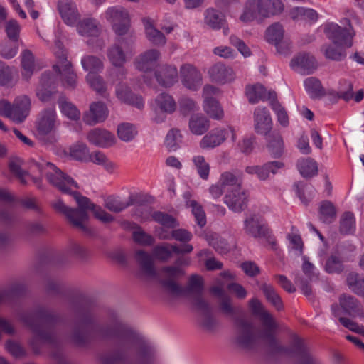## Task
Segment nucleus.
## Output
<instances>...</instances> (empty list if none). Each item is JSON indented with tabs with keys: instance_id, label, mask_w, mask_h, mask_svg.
<instances>
[{
	"instance_id": "nucleus-1",
	"label": "nucleus",
	"mask_w": 364,
	"mask_h": 364,
	"mask_svg": "<svg viewBox=\"0 0 364 364\" xmlns=\"http://www.w3.org/2000/svg\"><path fill=\"white\" fill-rule=\"evenodd\" d=\"M31 168L37 169L41 174H43L48 183L62 193L70 195L75 198L78 208H73V210L80 211V214L83 215L81 217L78 213H74V216L85 228V229H80L82 232H89V228L84 223L88 220L87 210H92L95 218L103 223H110L114 220L112 215L105 212L101 207L92 203L88 198L82 196L77 191L79 188L77 183L52 163L33 161L31 162Z\"/></svg>"
},
{
	"instance_id": "nucleus-2",
	"label": "nucleus",
	"mask_w": 364,
	"mask_h": 364,
	"mask_svg": "<svg viewBox=\"0 0 364 364\" xmlns=\"http://www.w3.org/2000/svg\"><path fill=\"white\" fill-rule=\"evenodd\" d=\"M249 307L252 314L259 318L264 329L259 333L255 335L258 338L265 341L270 350L274 353L295 355L299 358L301 364H321L320 361L311 355L303 341L296 335H293L289 346H284L279 344L275 338L274 332L277 325L270 313L265 310L262 302L256 299H252L249 301Z\"/></svg>"
},
{
	"instance_id": "nucleus-3",
	"label": "nucleus",
	"mask_w": 364,
	"mask_h": 364,
	"mask_svg": "<svg viewBox=\"0 0 364 364\" xmlns=\"http://www.w3.org/2000/svg\"><path fill=\"white\" fill-rule=\"evenodd\" d=\"M139 358L137 364H158L154 348L132 335L119 338L115 348L99 355L101 364H126L134 356Z\"/></svg>"
},
{
	"instance_id": "nucleus-4",
	"label": "nucleus",
	"mask_w": 364,
	"mask_h": 364,
	"mask_svg": "<svg viewBox=\"0 0 364 364\" xmlns=\"http://www.w3.org/2000/svg\"><path fill=\"white\" fill-rule=\"evenodd\" d=\"M58 319L57 314L42 306L20 314L19 320L33 333L30 344L35 353H40L41 344H57L58 336L48 325L55 323Z\"/></svg>"
},
{
	"instance_id": "nucleus-5",
	"label": "nucleus",
	"mask_w": 364,
	"mask_h": 364,
	"mask_svg": "<svg viewBox=\"0 0 364 364\" xmlns=\"http://www.w3.org/2000/svg\"><path fill=\"white\" fill-rule=\"evenodd\" d=\"M75 323L70 335L71 341L77 346L87 345L91 339L100 338L107 339L117 337L116 329L103 328L95 322V316L91 306L75 304L70 307Z\"/></svg>"
},
{
	"instance_id": "nucleus-6",
	"label": "nucleus",
	"mask_w": 364,
	"mask_h": 364,
	"mask_svg": "<svg viewBox=\"0 0 364 364\" xmlns=\"http://www.w3.org/2000/svg\"><path fill=\"white\" fill-rule=\"evenodd\" d=\"M220 310L223 314L230 316L235 319L236 326L235 342L242 348L247 350H255L258 347V338L255 335L253 323L243 316L235 315L240 312L239 308L232 305V299L228 295L220 299Z\"/></svg>"
},
{
	"instance_id": "nucleus-7",
	"label": "nucleus",
	"mask_w": 364,
	"mask_h": 364,
	"mask_svg": "<svg viewBox=\"0 0 364 364\" xmlns=\"http://www.w3.org/2000/svg\"><path fill=\"white\" fill-rule=\"evenodd\" d=\"M284 9L281 0H247L240 19L251 22L257 18H269L280 14Z\"/></svg>"
},
{
	"instance_id": "nucleus-8",
	"label": "nucleus",
	"mask_w": 364,
	"mask_h": 364,
	"mask_svg": "<svg viewBox=\"0 0 364 364\" xmlns=\"http://www.w3.org/2000/svg\"><path fill=\"white\" fill-rule=\"evenodd\" d=\"M194 307L198 311V324L205 331L214 333L219 326V322L215 316L210 303L203 297L198 295L194 299Z\"/></svg>"
},
{
	"instance_id": "nucleus-9",
	"label": "nucleus",
	"mask_w": 364,
	"mask_h": 364,
	"mask_svg": "<svg viewBox=\"0 0 364 364\" xmlns=\"http://www.w3.org/2000/svg\"><path fill=\"white\" fill-rule=\"evenodd\" d=\"M182 275V262L178 259L174 265L164 267L161 269V284L173 298L182 295V288L177 283Z\"/></svg>"
},
{
	"instance_id": "nucleus-10",
	"label": "nucleus",
	"mask_w": 364,
	"mask_h": 364,
	"mask_svg": "<svg viewBox=\"0 0 364 364\" xmlns=\"http://www.w3.org/2000/svg\"><path fill=\"white\" fill-rule=\"evenodd\" d=\"M341 23L346 26L341 27L336 23L326 24L324 28L325 33L336 46H352L355 32L350 20L345 18Z\"/></svg>"
},
{
	"instance_id": "nucleus-11",
	"label": "nucleus",
	"mask_w": 364,
	"mask_h": 364,
	"mask_svg": "<svg viewBox=\"0 0 364 364\" xmlns=\"http://www.w3.org/2000/svg\"><path fill=\"white\" fill-rule=\"evenodd\" d=\"M58 48L59 51L55 53L57 62L53 68L60 75L63 87L73 90L77 85V75L73 69L71 62L67 58V53Z\"/></svg>"
},
{
	"instance_id": "nucleus-12",
	"label": "nucleus",
	"mask_w": 364,
	"mask_h": 364,
	"mask_svg": "<svg viewBox=\"0 0 364 364\" xmlns=\"http://www.w3.org/2000/svg\"><path fill=\"white\" fill-rule=\"evenodd\" d=\"M105 16L117 36L129 33L130 18L126 9L121 6H111L106 10Z\"/></svg>"
},
{
	"instance_id": "nucleus-13",
	"label": "nucleus",
	"mask_w": 364,
	"mask_h": 364,
	"mask_svg": "<svg viewBox=\"0 0 364 364\" xmlns=\"http://www.w3.org/2000/svg\"><path fill=\"white\" fill-rule=\"evenodd\" d=\"M177 105L173 97L166 92L159 94L154 100L153 109L155 113L154 121L156 123L164 122L167 114H171L176 109Z\"/></svg>"
},
{
	"instance_id": "nucleus-14",
	"label": "nucleus",
	"mask_w": 364,
	"mask_h": 364,
	"mask_svg": "<svg viewBox=\"0 0 364 364\" xmlns=\"http://www.w3.org/2000/svg\"><path fill=\"white\" fill-rule=\"evenodd\" d=\"M57 93L55 76L49 71L41 74L39 83L36 89V95L43 102L51 101Z\"/></svg>"
},
{
	"instance_id": "nucleus-15",
	"label": "nucleus",
	"mask_w": 364,
	"mask_h": 364,
	"mask_svg": "<svg viewBox=\"0 0 364 364\" xmlns=\"http://www.w3.org/2000/svg\"><path fill=\"white\" fill-rule=\"evenodd\" d=\"M289 65L292 70L299 74L311 75L317 70L318 63L314 55L302 52L291 59Z\"/></svg>"
},
{
	"instance_id": "nucleus-16",
	"label": "nucleus",
	"mask_w": 364,
	"mask_h": 364,
	"mask_svg": "<svg viewBox=\"0 0 364 364\" xmlns=\"http://www.w3.org/2000/svg\"><path fill=\"white\" fill-rule=\"evenodd\" d=\"M229 133L232 134V140L235 141L236 135L232 127H229L228 129L216 128L202 138L200 146L203 149H213L218 146L225 141Z\"/></svg>"
},
{
	"instance_id": "nucleus-17",
	"label": "nucleus",
	"mask_w": 364,
	"mask_h": 364,
	"mask_svg": "<svg viewBox=\"0 0 364 364\" xmlns=\"http://www.w3.org/2000/svg\"><path fill=\"white\" fill-rule=\"evenodd\" d=\"M224 203L235 213H241L247 207L248 195L243 188L228 191L224 197Z\"/></svg>"
},
{
	"instance_id": "nucleus-18",
	"label": "nucleus",
	"mask_w": 364,
	"mask_h": 364,
	"mask_svg": "<svg viewBox=\"0 0 364 364\" xmlns=\"http://www.w3.org/2000/svg\"><path fill=\"white\" fill-rule=\"evenodd\" d=\"M57 10L67 26H74L80 20V14L76 4L71 0H58Z\"/></svg>"
},
{
	"instance_id": "nucleus-19",
	"label": "nucleus",
	"mask_w": 364,
	"mask_h": 364,
	"mask_svg": "<svg viewBox=\"0 0 364 364\" xmlns=\"http://www.w3.org/2000/svg\"><path fill=\"white\" fill-rule=\"evenodd\" d=\"M161 58L160 52L155 48L149 49L139 55L134 61L135 68L144 73L154 70Z\"/></svg>"
},
{
	"instance_id": "nucleus-20",
	"label": "nucleus",
	"mask_w": 364,
	"mask_h": 364,
	"mask_svg": "<svg viewBox=\"0 0 364 364\" xmlns=\"http://www.w3.org/2000/svg\"><path fill=\"white\" fill-rule=\"evenodd\" d=\"M284 164L279 161H269L262 166H248L245 171L248 174H255L261 181H265L269 178L272 173L275 175L279 169L284 168Z\"/></svg>"
},
{
	"instance_id": "nucleus-21",
	"label": "nucleus",
	"mask_w": 364,
	"mask_h": 364,
	"mask_svg": "<svg viewBox=\"0 0 364 364\" xmlns=\"http://www.w3.org/2000/svg\"><path fill=\"white\" fill-rule=\"evenodd\" d=\"M57 116L53 108L43 110L36 121V127L39 134L45 136L55 129Z\"/></svg>"
},
{
	"instance_id": "nucleus-22",
	"label": "nucleus",
	"mask_w": 364,
	"mask_h": 364,
	"mask_svg": "<svg viewBox=\"0 0 364 364\" xmlns=\"http://www.w3.org/2000/svg\"><path fill=\"white\" fill-rule=\"evenodd\" d=\"M87 139L90 144L102 148L112 146L117 141L112 133L100 128L91 129L87 134Z\"/></svg>"
},
{
	"instance_id": "nucleus-23",
	"label": "nucleus",
	"mask_w": 364,
	"mask_h": 364,
	"mask_svg": "<svg viewBox=\"0 0 364 364\" xmlns=\"http://www.w3.org/2000/svg\"><path fill=\"white\" fill-rule=\"evenodd\" d=\"M108 109L101 102H95L90 104L89 110L83 114V121L88 125H95L104 122L108 117Z\"/></svg>"
},
{
	"instance_id": "nucleus-24",
	"label": "nucleus",
	"mask_w": 364,
	"mask_h": 364,
	"mask_svg": "<svg viewBox=\"0 0 364 364\" xmlns=\"http://www.w3.org/2000/svg\"><path fill=\"white\" fill-rule=\"evenodd\" d=\"M11 119L17 123L25 120L31 109V100L27 95L16 97L11 104Z\"/></svg>"
},
{
	"instance_id": "nucleus-25",
	"label": "nucleus",
	"mask_w": 364,
	"mask_h": 364,
	"mask_svg": "<svg viewBox=\"0 0 364 364\" xmlns=\"http://www.w3.org/2000/svg\"><path fill=\"white\" fill-rule=\"evenodd\" d=\"M116 96L122 102L142 109L144 102L141 96L133 93L129 86L119 83L116 87Z\"/></svg>"
},
{
	"instance_id": "nucleus-26",
	"label": "nucleus",
	"mask_w": 364,
	"mask_h": 364,
	"mask_svg": "<svg viewBox=\"0 0 364 364\" xmlns=\"http://www.w3.org/2000/svg\"><path fill=\"white\" fill-rule=\"evenodd\" d=\"M157 82L162 87H169L178 80V72L175 66L170 65H160L154 73Z\"/></svg>"
},
{
	"instance_id": "nucleus-27",
	"label": "nucleus",
	"mask_w": 364,
	"mask_h": 364,
	"mask_svg": "<svg viewBox=\"0 0 364 364\" xmlns=\"http://www.w3.org/2000/svg\"><path fill=\"white\" fill-rule=\"evenodd\" d=\"M77 32L82 36L96 37L100 33L101 28L100 22L91 16H85L74 25Z\"/></svg>"
},
{
	"instance_id": "nucleus-28",
	"label": "nucleus",
	"mask_w": 364,
	"mask_h": 364,
	"mask_svg": "<svg viewBox=\"0 0 364 364\" xmlns=\"http://www.w3.org/2000/svg\"><path fill=\"white\" fill-rule=\"evenodd\" d=\"M202 85L201 73L192 65H183V87L190 90L196 91Z\"/></svg>"
},
{
	"instance_id": "nucleus-29",
	"label": "nucleus",
	"mask_w": 364,
	"mask_h": 364,
	"mask_svg": "<svg viewBox=\"0 0 364 364\" xmlns=\"http://www.w3.org/2000/svg\"><path fill=\"white\" fill-rule=\"evenodd\" d=\"M246 95L251 104L257 103L259 100L266 101L269 100L271 102L277 99V94L274 91L267 92L261 84L247 87Z\"/></svg>"
},
{
	"instance_id": "nucleus-30",
	"label": "nucleus",
	"mask_w": 364,
	"mask_h": 364,
	"mask_svg": "<svg viewBox=\"0 0 364 364\" xmlns=\"http://www.w3.org/2000/svg\"><path fill=\"white\" fill-rule=\"evenodd\" d=\"M245 231L255 237H264L268 235V228L263 220L255 215H251L244 221Z\"/></svg>"
},
{
	"instance_id": "nucleus-31",
	"label": "nucleus",
	"mask_w": 364,
	"mask_h": 364,
	"mask_svg": "<svg viewBox=\"0 0 364 364\" xmlns=\"http://www.w3.org/2000/svg\"><path fill=\"white\" fill-rule=\"evenodd\" d=\"M255 130L258 134L267 135L272 129V118L268 109L258 107L254 112Z\"/></svg>"
},
{
	"instance_id": "nucleus-32",
	"label": "nucleus",
	"mask_w": 364,
	"mask_h": 364,
	"mask_svg": "<svg viewBox=\"0 0 364 364\" xmlns=\"http://www.w3.org/2000/svg\"><path fill=\"white\" fill-rule=\"evenodd\" d=\"M18 80V73L14 66L0 60V87H13Z\"/></svg>"
},
{
	"instance_id": "nucleus-33",
	"label": "nucleus",
	"mask_w": 364,
	"mask_h": 364,
	"mask_svg": "<svg viewBox=\"0 0 364 364\" xmlns=\"http://www.w3.org/2000/svg\"><path fill=\"white\" fill-rule=\"evenodd\" d=\"M51 207L56 213L64 215L74 227L79 229H85V228L75 218L74 213H78L81 217L82 215L80 214V211L73 210V208L66 205L62 199L57 198L52 201Z\"/></svg>"
},
{
	"instance_id": "nucleus-34",
	"label": "nucleus",
	"mask_w": 364,
	"mask_h": 364,
	"mask_svg": "<svg viewBox=\"0 0 364 364\" xmlns=\"http://www.w3.org/2000/svg\"><path fill=\"white\" fill-rule=\"evenodd\" d=\"M232 70L228 68L222 63H216L211 66L208 70V75L212 82L225 84L232 79Z\"/></svg>"
},
{
	"instance_id": "nucleus-35",
	"label": "nucleus",
	"mask_w": 364,
	"mask_h": 364,
	"mask_svg": "<svg viewBox=\"0 0 364 364\" xmlns=\"http://www.w3.org/2000/svg\"><path fill=\"white\" fill-rule=\"evenodd\" d=\"M339 305L343 311L349 316H358L362 314L361 304L352 295L341 294L339 297Z\"/></svg>"
},
{
	"instance_id": "nucleus-36",
	"label": "nucleus",
	"mask_w": 364,
	"mask_h": 364,
	"mask_svg": "<svg viewBox=\"0 0 364 364\" xmlns=\"http://www.w3.org/2000/svg\"><path fill=\"white\" fill-rule=\"evenodd\" d=\"M191 194L189 192H186L183 194V198L186 199V208L190 209L198 225L203 228L206 224L205 213L202 205L196 200L191 199Z\"/></svg>"
},
{
	"instance_id": "nucleus-37",
	"label": "nucleus",
	"mask_w": 364,
	"mask_h": 364,
	"mask_svg": "<svg viewBox=\"0 0 364 364\" xmlns=\"http://www.w3.org/2000/svg\"><path fill=\"white\" fill-rule=\"evenodd\" d=\"M219 183L223 188H228V191L242 188V173L238 170L226 171L221 174Z\"/></svg>"
},
{
	"instance_id": "nucleus-38",
	"label": "nucleus",
	"mask_w": 364,
	"mask_h": 364,
	"mask_svg": "<svg viewBox=\"0 0 364 364\" xmlns=\"http://www.w3.org/2000/svg\"><path fill=\"white\" fill-rule=\"evenodd\" d=\"M289 15L294 21H304L310 24L314 23L318 18L316 11L305 7H294L291 9Z\"/></svg>"
},
{
	"instance_id": "nucleus-39",
	"label": "nucleus",
	"mask_w": 364,
	"mask_h": 364,
	"mask_svg": "<svg viewBox=\"0 0 364 364\" xmlns=\"http://www.w3.org/2000/svg\"><path fill=\"white\" fill-rule=\"evenodd\" d=\"M21 64L22 78L26 81H28L33 75L36 67L35 57L31 50L25 49L23 51Z\"/></svg>"
},
{
	"instance_id": "nucleus-40",
	"label": "nucleus",
	"mask_w": 364,
	"mask_h": 364,
	"mask_svg": "<svg viewBox=\"0 0 364 364\" xmlns=\"http://www.w3.org/2000/svg\"><path fill=\"white\" fill-rule=\"evenodd\" d=\"M284 36V29L279 23H274L268 26L264 33L266 41L274 46H279L282 43Z\"/></svg>"
},
{
	"instance_id": "nucleus-41",
	"label": "nucleus",
	"mask_w": 364,
	"mask_h": 364,
	"mask_svg": "<svg viewBox=\"0 0 364 364\" xmlns=\"http://www.w3.org/2000/svg\"><path fill=\"white\" fill-rule=\"evenodd\" d=\"M210 120L202 114H193L189 120V129L196 135H202L210 128Z\"/></svg>"
},
{
	"instance_id": "nucleus-42",
	"label": "nucleus",
	"mask_w": 364,
	"mask_h": 364,
	"mask_svg": "<svg viewBox=\"0 0 364 364\" xmlns=\"http://www.w3.org/2000/svg\"><path fill=\"white\" fill-rule=\"evenodd\" d=\"M296 167L300 174L306 178H312L318 173V164L311 158L299 159L296 162Z\"/></svg>"
},
{
	"instance_id": "nucleus-43",
	"label": "nucleus",
	"mask_w": 364,
	"mask_h": 364,
	"mask_svg": "<svg viewBox=\"0 0 364 364\" xmlns=\"http://www.w3.org/2000/svg\"><path fill=\"white\" fill-rule=\"evenodd\" d=\"M135 258L144 273L150 277L156 275L151 256L144 250H137Z\"/></svg>"
},
{
	"instance_id": "nucleus-44",
	"label": "nucleus",
	"mask_w": 364,
	"mask_h": 364,
	"mask_svg": "<svg viewBox=\"0 0 364 364\" xmlns=\"http://www.w3.org/2000/svg\"><path fill=\"white\" fill-rule=\"evenodd\" d=\"M306 92L312 99H320L326 95L321 81L315 77H309L304 81Z\"/></svg>"
},
{
	"instance_id": "nucleus-45",
	"label": "nucleus",
	"mask_w": 364,
	"mask_h": 364,
	"mask_svg": "<svg viewBox=\"0 0 364 364\" xmlns=\"http://www.w3.org/2000/svg\"><path fill=\"white\" fill-rule=\"evenodd\" d=\"M348 288L355 294L364 296V276L355 272H350L346 276Z\"/></svg>"
},
{
	"instance_id": "nucleus-46",
	"label": "nucleus",
	"mask_w": 364,
	"mask_h": 364,
	"mask_svg": "<svg viewBox=\"0 0 364 364\" xmlns=\"http://www.w3.org/2000/svg\"><path fill=\"white\" fill-rule=\"evenodd\" d=\"M65 154L69 155L73 159L80 161L88 162L90 159V153L85 144L76 143L70 146Z\"/></svg>"
},
{
	"instance_id": "nucleus-47",
	"label": "nucleus",
	"mask_w": 364,
	"mask_h": 364,
	"mask_svg": "<svg viewBox=\"0 0 364 364\" xmlns=\"http://www.w3.org/2000/svg\"><path fill=\"white\" fill-rule=\"evenodd\" d=\"M205 23L213 29H220L225 23V16L216 9L209 8L205 11Z\"/></svg>"
},
{
	"instance_id": "nucleus-48",
	"label": "nucleus",
	"mask_w": 364,
	"mask_h": 364,
	"mask_svg": "<svg viewBox=\"0 0 364 364\" xmlns=\"http://www.w3.org/2000/svg\"><path fill=\"white\" fill-rule=\"evenodd\" d=\"M260 289L265 296L266 299L277 310L282 311L284 309L283 302L275 288L271 284H263Z\"/></svg>"
},
{
	"instance_id": "nucleus-49",
	"label": "nucleus",
	"mask_w": 364,
	"mask_h": 364,
	"mask_svg": "<svg viewBox=\"0 0 364 364\" xmlns=\"http://www.w3.org/2000/svg\"><path fill=\"white\" fill-rule=\"evenodd\" d=\"M181 249L177 245H156L153 249L154 257L160 261L166 262L172 257V253L179 254Z\"/></svg>"
},
{
	"instance_id": "nucleus-50",
	"label": "nucleus",
	"mask_w": 364,
	"mask_h": 364,
	"mask_svg": "<svg viewBox=\"0 0 364 364\" xmlns=\"http://www.w3.org/2000/svg\"><path fill=\"white\" fill-rule=\"evenodd\" d=\"M268 150L271 156L274 159L280 158L284 153V142L282 136L277 134L269 136Z\"/></svg>"
},
{
	"instance_id": "nucleus-51",
	"label": "nucleus",
	"mask_w": 364,
	"mask_h": 364,
	"mask_svg": "<svg viewBox=\"0 0 364 364\" xmlns=\"http://www.w3.org/2000/svg\"><path fill=\"white\" fill-rule=\"evenodd\" d=\"M203 109L213 119L220 121L224 117L223 109L217 100L203 101Z\"/></svg>"
},
{
	"instance_id": "nucleus-52",
	"label": "nucleus",
	"mask_w": 364,
	"mask_h": 364,
	"mask_svg": "<svg viewBox=\"0 0 364 364\" xmlns=\"http://www.w3.org/2000/svg\"><path fill=\"white\" fill-rule=\"evenodd\" d=\"M86 80L90 85V86L100 95L105 98H107L109 97V93L107 90V87L105 82L102 79V77L100 75L89 73Z\"/></svg>"
},
{
	"instance_id": "nucleus-53",
	"label": "nucleus",
	"mask_w": 364,
	"mask_h": 364,
	"mask_svg": "<svg viewBox=\"0 0 364 364\" xmlns=\"http://www.w3.org/2000/svg\"><path fill=\"white\" fill-rule=\"evenodd\" d=\"M336 210L333 204L328 200L322 202L319 208L320 220L324 223L330 224L336 220Z\"/></svg>"
},
{
	"instance_id": "nucleus-54",
	"label": "nucleus",
	"mask_w": 364,
	"mask_h": 364,
	"mask_svg": "<svg viewBox=\"0 0 364 364\" xmlns=\"http://www.w3.org/2000/svg\"><path fill=\"white\" fill-rule=\"evenodd\" d=\"M152 219L166 228H176L179 222L172 215L161 211H154L151 214Z\"/></svg>"
},
{
	"instance_id": "nucleus-55",
	"label": "nucleus",
	"mask_w": 364,
	"mask_h": 364,
	"mask_svg": "<svg viewBox=\"0 0 364 364\" xmlns=\"http://www.w3.org/2000/svg\"><path fill=\"white\" fill-rule=\"evenodd\" d=\"M145 32L148 39L154 44H165L166 38L161 31L155 28L149 19L144 21Z\"/></svg>"
},
{
	"instance_id": "nucleus-56",
	"label": "nucleus",
	"mask_w": 364,
	"mask_h": 364,
	"mask_svg": "<svg viewBox=\"0 0 364 364\" xmlns=\"http://www.w3.org/2000/svg\"><path fill=\"white\" fill-rule=\"evenodd\" d=\"M82 68L89 71V73L95 74L103 69L102 61L97 57L93 55H86L81 60Z\"/></svg>"
},
{
	"instance_id": "nucleus-57",
	"label": "nucleus",
	"mask_w": 364,
	"mask_h": 364,
	"mask_svg": "<svg viewBox=\"0 0 364 364\" xmlns=\"http://www.w3.org/2000/svg\"><path fill=\"white\" fill-rule=\"evenodd\" d=\"M117 135L120 140L128 142L137 135L136 127L130 123H122L118 125Z\"/></svg>"
},
{
	"instance_id": "nucleus-58",
	"label": "nucleus",
	"mask_w": 364,
	"mask_h": 364,
	"mask_svg": "<svg viewBox=\"0 0 364 364\" xmlns=\"http://www.w3.org/2000/svg\"><path fill=\"white\" fill-rule=\"evenodd\" d=\"M355 221L351 212H345L340 220V232L343 235L351 234L355 231Z\"/></svg>"
},
{
	"instance_id": "nucleus-59",
	"label": "nucleus",
	"mask_w": 364,
	"mask_h": 364,
	"mask_svg": "<svg viewBox=\"0 0 364 364\" xmlns=\"http://www.w3.org/2000/svg\"><path fill=\"white\" fill-rule=\"evenodd\" d=\"M132 199L129 198L127 202L122 201L119 198L109 196L105 201V207L112 212L119 213L127 207L132 205Z\"/></svg>"
},
{
	"instance_id": "nucleus-60",
	"label": "nucleus",
	"mask_w": 364,
	"mask_h": 364,
	"mask_svg": "<svg viewBox=\"0 0 364 364\" xmlns=\"http://www.w3.org/2000/svg\"><path fill=\"white\" fill-rule=\"evenodd\" d=\"M9 168L11 173L20 181L21 184L26 185L27 183L26 176H28V173L21 168V161L19 159H10Z\"/></svg>"
},
{
	"instance_id": "nucleus-61",
	"label": "nucleus",
	"mask_w": 364,
	"mask_h": 364,
	"mask_svg": "<svg viewBox=\"0 0 364 364\" xmlns=\"http://www.w3.org/2000/svg\"><path fill=\"white\" fill-rule=\"evenodd\" d=\"M62 112L68 118L73 120H77L80 119V112L77 107L65 100L64 97H60L58 100Z\"/></svg>"
},
{
	"instance_id": "nucleus-62",
	"label": "nucleus",
	"mask_w": 364,
	"mask_h": 364,
	"mask_svg": "<svg viewBox=\"0 0 364 364\" xmlns=\"http://www.w3.org/2000/svg\"><path fill=\"white\" fill-rule=\"evenodd\" d=\"M89 161H92L97 165L103 166L109 172H112L115 168L114 164L110 161L107 157L100 151L90 154V159H89Z\"/></svg>"
},
{
	"instance_id": "nucleus-63",
	"label": "nucleus",
	"mask_w": 364,
	"mask_h": 364,
	"mask_svg": "<svg viewBox=\"0 0 364 364\" xmlns=\"http://www.w3.org/2000/svg\"><path fill=\"white\" fill-rule=\"evenodd\" d=\"M353 83L347 80H341L337 92V96L348 102L353 97Z\"/></svg>"
},
{
	"instance_id": "nucleus-64",
	"label": "nucleus",
	"mask_w": 364,
	"mask_h": 364,
	"mask_svg": "<svg viewBox=\"0 0 364 364\" xmlns=\"http://www.w3.org/2000/svg\"><path fill=\"white\" fill-rule=\"evenodd\" d=\"M108 58L114 66L120 67L126 61V56L122 47H110Z\"/></svg>"
}]
</instances>
